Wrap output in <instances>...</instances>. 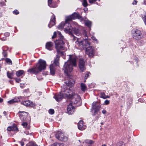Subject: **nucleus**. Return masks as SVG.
I'll use <instances>...</instances> for the list:
<instances>
[{
    "instance_id": "obj_31",
    "label": "nucleus",
    "mask_w": 146,
    "mask_h": 146,
    "mask_svg": "<svg viewBox=\"0 0 146 146\" xmlns=\"http://www.w3.org/2000/svg\"><path fill=\"white\" fill-rule=\"evenodd\" d=\"M7 76L8 77L10 78H12V76L14 75V73L13 72H7Z\"/></svg>"
},
{
    "instance_id": "obj_30",
    "label": "nucleus",
    "mask_w": 146,
    "mask_h": 146,
    "mask_svg": "<svg viewBox=\"0 0 146 146\" xmlns=\"http://www.w3.org/2000/svg\"><path fill=\"white\" fill-rule=\"evenodd\" d=\"M73 19H74L72 15L67 17L65 23H68V21H71Z\"/></svg>"
},
{
    "instance_id": "obj_55",
    "label": "nucleus",
    "mask_w": 146,
    "mask_h": 146,
    "mask_svg": "<svg viewBox=\"0 0 146 146\" xmlns=\"http://www.w3.org/2000/svg\"><path fill=\"white\" fill-rule=\"evenodd\" d=\"M0 5L1 6H5V4L4 2H2L0 3Z\"/></svg>"
},
{
    "instance_id": "obj_39",
    "label": "nucleus",
    "mask_w": 146,
    "mask_h": 146,
    "mask_svg": "<svg viewBox=\"0 0 146 146\" xmlns=\"http://www.w3.org/2000/svg\"><path fill=\"white\" fill-rule=\"evenodd\" d=\"M28 146H37V145L33 142H30L28 145Z\"/></svg>"
},
{
    "instance_id": "obj_26",
    "label": "nucleus",
    "mask_w": 146,
    "mask_h": 146,
    "mask_svg": "<svg viewBox=\"0 0 146 146\" xmlns=\"http://www.w3.org/2000/svg\"><path fill=\"white\" fill-rule=\"evenodd\" d=\"M65 23L64 22H62L58 26V28L59 29H62L64 28L65 27Z\"/></svg>"
},
{
    "instance_id": "obj_56",
    "label": "nucleus",
    "mask_w": 146,
    "mask_h": 146,
    "mask_svg": "<svg viewBox=\"0 0 146 146\" xmlns=\"http://www.w3.org/2000/svg\"><path fill=\"white\" fill-rule=\"evenodd\" d=\"M96 105H98L96 104V102H93L92 104V106H94L95 107Z\"/></svg>"
},
{
    "instance_id": "obj_24",
    "label": "nucleus",
    "mask_w": 146,
    "mask_h": 146,
    "mask_svg": "<svg viewBox=\"0 0 146 146\" xmlns=\"http://www.w3.org/2000/svg\"><path fill=\"white\" fill-rule=\"evenodd\" d=\"M72 32L77 36L80 35L81 32V31L79 29L76 28H74L73 29Z\"/></svg>"
},
{
    "instance_id": "obj_62",
    "label": "nucleus",
    "mask_w": 146,
    "mask_h": 146,
    "mask_svg": "<svg viewBox=\"0 0 146 146\" xmlns=\"http://www.w3.org/2000/svg\"><path fill=\"white\" fill-rule=\"evenodd\" d=\"M24 85V84H20V87L22 88H23V86Z\"/></svg>"
},
{
    "instance_id": "obj_41",
    "label": "nucleus",
    "mask_w": 146,
    "mask_h": 146,
    "mask_svg": "<svg viewBox=\"0 0 146 146\" xmlns=\"http://www.w3.org/2000/svg\"><path fill=\"white\" fill-rule=\"evenodd\" d=\"M90 74V73L89 72H87L86 74H85V81H86V79H87L88 78V77L89 76V74Z\"/></svg>"
},
{
    "instance_id": "obj_50",
    "label": "nucleus",
    "mask_w": 146,
    "mask_h": 146,
    "mask_svg": "<svg viewBox=\"0 0 146 146\" xmlns=\"http://www.w3.org/2000/svg\"><path fill=\"white\" fill-rule=\"evenodd\" d=\"M13 13L14 14H15L16 15H17L19 13V12L17 10L14 11L13 12Z\"/></svg>"
},
{
    "instance_id": "obj_37",
    "label": "nucleus",
    "mask_w": 146,
    "mask_h": 146,
    "mask_svg": "<svg viewBox=\"0 0 146 146\" xmlns=\"http://www.w3.org/2000/svg\"><path fill=\"white\" fill-rule=\"evenodd\" d=\"M6 62L7 63L9 64L12 65V64L11 60L9 58H7L5 59Z\"/></svg>"
},
{
    "instance_id": "obj_1",
    "label": "nucleus",
    "mask_w": 146,
    "mask_h": 146,
    "mask_svg": "<svg viewBox=\"0 0 146 146\" xmlns=\"http://www.w3.org/2000/svg\"><path fill=\"white\" fill-rule=\"evenodd\" d=\"M77 58L74 56L70 55L69 59L65 62L63 70L64 72L68 75L73 70V66L76 65Z\"/></svg>"
},
{
    "instance_id": "obj_28",
    "label": "nucleus",
    "mask_w": 146,
    "mask_h": 146,
    "mask_svg": "<svg viewBox=\"0 0 146 146\" xmlns=\"http://www.w3.org/2000/svg\"><path fill=\"white\" fill-rule=\"evenodd\" d=\"M24 73L23 70H19L17 71L16 73V75L17 77H20Z\"/></svg>"
},
{
    "instance_id": "obj_12",
    "label": "nucleus",
    "mask_w": 146,
    "mask_h": 146,
    "mask_svg": "<svg viewBox=\"0 0 146 146\" xmlns=\"http://www.w3.org/2000/svg\"><path fill=\"white\" fill-rule=\"evenodd\" d=\"M65 27L64 28V31L67 33L71 34L72 31V28L70 24L68 23H65Z\"/></svg>"
},
{
    "instance_id": "obj_22",
    "label": "nucleus",
    "mask_w": 146,
    "mask_h": 146,
    "mask_svg": "<svg viewBox=\"0 0 146 146\" xmlns=\"http://www.w3.org/2000/svg\"><path fill=\"white\" fill-rule=\"evenodd\" d=\"M21 103L26 106H32V102H31L29 100L21 102Z\"/></svg>"
},
{
    "instance_id": "obj_7",
    "label": "nucleus",
    "mask_w": 146,
    "mask_h": 146,
    "mask_svg": "<svg viewBox=\"0 0 146 146\" xmlns=\"http://www.w3.org/2000/svg\"><path fill=\"white\" fill-rule=\"evenodd\" d=\"M70 99H71V102L72 103L76 104L77 106H80L81 104L80 97L77 94H75V92Z\"/></svg>"
},
{
    "instance_id": "obj_35",
    "label": "nucleus",
    "mask_w": 146,
    "mask_h": 146,
    "mask_svg": "<svg viewBox=\"0 0 146 146\" xmlns=\"http://www.w3.org/2000/svg\"><path fill=\"white\" fill-rule=\"evenodd\" d=\"M85 143L90 144H92L94 143L93 141L91 140H86L85 141Z\"/></svg>"
},
{
    "instance_id": "obj_46",
    "label": "nucleus",
    "mask_w": 146,
    "mask_h": 146,
    "mask_svg": "<svg viewBox=\"0 0 146 146\" xmlns=\"http://www.w3.org/2000/svg\"><path fill=\"white\" fill-rule=\"evenodd\" d=\"M2 34V33L0 34V39L1 40H2V41H3L6 40V39L5 37H3V38L1 37V35Z\"/></svg>"
},
{
    "instance_id": "obj_59",
    "label": "nucleus",
    "mask_w": 146,
    "mask_h": 146,
    "mask_svg": "<svg viewBox=\"0 0 146 146\" xmlns=\"http://www.w3.org/2000/svg\"><path fill=\"white\" fill-rule=\"evenodd\" d=\"M20 142V143H21V146H23L24 145V143L23 142Z\"/></svg>"
},
{
    "instance_id": "obj_14",
    "label": "nucleus",
    "mask_w": 146,
    "mask_h": 146,
    "mask_svg": "<svg viewBox=\"0 0 146 146\" xmlns=\"http://www.w3.org/2000/svg\"><path fill=\"white\" fill-rule=\"evenodd\" d=\"M20 117L22 121H25L28 115V113L24 111H19Z\"/></svg>"
},
{
    "instance_id": "obj_42",
    "label": "nucleus",
    "mask_w": 146,
    "mask_h": 146,
    "mask_svg": "<svg viewBox=\"0 0 146 146\" xmlns=\"http://www.w3.org/2000/svg\"><path fill=\"white\" fill-rule=\"evenodd\" d=\"M3 54L5 57H6L7 56V54L6 50H3Z\"/></svg>"
},
{
    "instance_id": "obj_23",
    "label": "nucleus",
    "mask_w": 146,
    "mask_h": 146,
    "mask_svg": "<svg viewBox=\"0 0 146 146\" xmlns=\"http://www.w3.org/2000/svg\"><path fill=\"white\" fill-rule=\"evenodd\" d=\"M50 73L52 75L55 74V68L53 64H51L50 67Z\"/></svg>"
},
{
    "instance_id": "obj_13",
    "label": "nucleus",
    "mask_w": 146,
    "mask_h": 146,
    "mask_svg": "<svg viewBox=\"0 0 146 146\" xmlns=\"http://www.w3.org/2000/svg\"><path fill=\"white\" fill-rule=\"evenodd\" d=\"M75 108L70 103L68 105L67 108V113L69 114H72L74 112Z\"/></svg>"
},
{
    "instance_id": "obj_48",
    "label": "nucleus",
    "mask_w": 146,
    "mask_h": 146,
    "mask_svg": "<svg viewBox=\"0 0 146 146\" xmlns=\"http://www.w3.org/2000/svg\"><path fill=\"white\" fill-rule=\"evenodd\" d=\"M56 32H54V34L52 36V38H54L56 37Z\"/></svg>"
},
{
    "instance_id": "obj_51",
    "label": "nucleus",
    "mask_w": 146,
    "mask_h": 146,
    "mask_svg": "<svg viewBox=\"0 0 146 146\" xmlns=\"http://www.w3.org/2000/svg\"><path fill=\"white\" fill-rule=\"evenodd\" d=\"M10 33H5L4 34V35L6 37H8L9 36Z\"/></svg>"
},
{
    "instance_id": "obj_45",
    "label": "nucleus",
    "mask_w": 146,
    "mask_h": 146,
    "mask_svg": "<svg viewBox=\"0 0 146 146\" xmlns=\"http://www.w3.org/2000/svg\"><path fill=\"white\" fill-rule=\"evenodd\" d=\"M83 35L84 36L87 37V38H87V39H88V37L86 34V31L85 30L83 31Z\"/></svg>"
},
{
    "instance_id": "obj_44",
    "label": "nucleus",
    "mask_w": 146,
    "mask_h": 146,
    "mask_svg": "<svg viewBox=\"0 0 146 146\" xmlns=\"http://www.w3.org/2000/svg\"><path fill=\"white\" fill-rule=\"evenodd\" d=\"M92 38L93 40L95 41L96 42H98L97 39L94 36H92Z\"/></svg>"
},
{
    "instance_id": "obj_60",
    "label": "nucleus",
    "mask_w": 146,
    "mask_h": 146,
    "mask_svg": "<svg viewBox=\"0 0 146 146\" xmlns=\"http://www.w3.org/2000/svg\"><path fill=\"white\" fill-rule=\"evenodd\" d=\"M29 89H25L24 90V91L25 92H29Z\"/></svg>"
},
{
    "instance_id": "obj_52",
    "label": "nucleus",
    "mask_w": 146,
    "mask_h": 146,
    "mask_svg": "<svg viewBox=\"0 0 146 146\" xmlns=\"http://www.w3.org/2000/svg\"><path fill=\"white\" fill-rule=\"evenodd\" d=\"M16 82L19 83L21 82V79L19 78H16L15 79Z\"/></svg>"
},
{
    "instance_id": "obj_47",
    "label": "nucleus",
    "mask_w": 146,
    "mask_h": 146,
    "mask_svg": "<svg viewBox=\"0 0 146 146\" xmlns=\"http://www.w3.org/2000/svg\"><path fill=\"white\" fill-rule=\"evenodd\" d=\"M110 103V101L108 100H106L104 102V104L105 105H108Z\"/></svg>"
},
{
    "instance_id": "obj_36",
    "label": "nucleus",
    "mask_w": 146,
    "mask_h": 146,
    "mask_svg": "<svg viewBox=\"0 0 146 146\" xmlns=\"http://www.w3.org/2000/svg\"><path fill=\"white\" fill-rule=\"evenodd\" d=\"M12 131H17L18 130V128L15 125L11 126Z\"/></svg>"
},
{
    "instance_id": "obj_49",
    "label": "nucleus",
    "mask_w": 146,
    "mask_h": 146,
    "mask_svg": "<svg viewBox=\"0 0 146 146\" xmlns=\"http://www.w3.org/2000/svg\"><path fill=\"white\" fill-rule=\"evenodd\" d=\"M78 19L80 21H84V19L82 17L80 16V15L78 17Z\"/></svg>"
},
{
    "instance_id": "obj_53",
    "label": "nucleus",
    "mask_w": 146,
    "mask_h": 146,
    "mask_svg": "<svg viewBox=\"0 0 146 146\" xmlns=\"http://www.w3.org/2000/svg\"><path fill=\"white\" fill-rule=\"evenodd\" d=\"M7 130L8 131H12L11 128V126L8 127L7 128Z\"/></svg>"
},
{
    "instance_id": "obj_38",
    "label": "nucleus",
    "mask_w": 146,
    "mask_h": 146,
    "mask_svg": "<svg viewBox=\"0 0 146 146\" xmlns=\"http://www.w3.org/2000/svg\"><path fill=\"white\" fill-rule=\"evenodd\" d=\"M100 97L103 98L104 99L106 98V95H105V94L104 92L101 93Z\"/></svg>"
},
{
    "instance_id": "obj_25",
    "label": "nucleus",
    "mask_w": 146,
    "mask_h": 146,
    "mask_svg": "<svg viewBox=\"0 0 146 146\" xmlns=\"http://www.w3.org/2000/svg\"><path fill=\"white\" fill-rule=\"evenodd\" d=\"M85 25L89 28H90L91 27L92 22L88 20L84 21Z\"/></svg>"
},
{
    "instance_id": "obj_16",
    "label": "nucleus",
    "mask_w": 146,
    "mask_h": 146,
    "mask_svg": "<svg viewBox=\"0 0 146 146\" xmlns=\"http://www.w3.org/2000/svg\"><path fill=\"white\" fill-rule=\"evenodd\" d=\"M75 81L74 79H70L68 81L65 82V85H66V86H72L75 84Z\"/></svg>"
},
{
    "instance_id": "obj_19",
    "label": "nucleus",
    "mask_w": 146,
    "mask_h": 146,
    "mask_svg": "<svg viewBox=\"0 0 146 146\" xmlns=\"http://www.w3.org/2000/svg\"><path fill=\"white\" fill-rule=\"evenodd\" d=\"M78 129L81 130H83L86 127V126L83 125V121H79L78 125Z\"/></svg>"
},
{
    "instance_id": "obj_27",
    "label": "nucleus",
    "mask_w": 146,
    "mask_h": 146,
    "mask_svg": "<svg viewBox=\"0 0 146 146\" xmlns=\"http://www.w3.org/2000/svg\"><path fill=\"white\" fill-rule=\"evenodd\" d=\"M80 86L81 90L84 92L86 90L87 88L86 85L83 83H82L81 84Z\"/></svg>"
},
{
    "instance_id": "obj_15",
    "label": "nucleus",
    "mask_w": 146,
    "mask_h": 146,
    "mask_svg": "<svg viewBox=\"0 0 146 146\" xmlns=\"http://www.w3.org/2000/svg\"><path fill=\"white\" fill-rule=\"evenodd\" d=\"M24 98L23 97L20 96L19 97L15 98L8 101L7 102L9 104H12L15 102H18L21 101L22 99Z\"/></svg>"
},
{
    "instance_id": "obj_34",
    "label": "nucleus",
    "mask_w": 146,
    "mask_h": 146,
    "mask_svg": "<svg viewBox=\"0 0 146 146\" xmlns=\"http://www.w3.org/2000/svg\"><path fill=\"white\" fill-rule=\"evenodd\" d=\"M51 146H63V145L62 143H56L52 144Z\"/></svg>"
},
{
    "instance_id": "obj_43",
    "label": "nucleus",
    "mask_w": 146,
    "mask_h": 146,
    "mask_svg": "<svg viewBox=\"0 0 146 146\" xmlns=\"http://www.w3.org/2000/svg\"><path fill=\"white\" fill-rule=\"evenodd\" d=\"M27 123L26 122H25L23 123L22 125L24 127H26L27 125Z\"/></svg>"
},
{
    "instance_id": "obj_54",
    "label": "nucleus",
    "mask_w": 146,
    "mask_h": 146,
    "mask_svg": "<svg viewBox=\"0 0 146 146\" xmlns=\"http://www.w3.org/2000/svg\"><path fill=\"white\" fill-rule=\"evenodd\" d=\"M137 3V1L136 0H135L132 3V4L133 5H135Z\"/></svg>"
},
{
    "instance_id": "obj_10",
    "label": "nucleus",
    "mask_w": 146,
    "mask_h": 146,
    "mask_svg": "<svg viewBox=\"0 0 146 146\" xmlns=\"http://www.w3.org/2000/svg\"><path fill=\"white\" fill-rule=\"evenodd\" d=\"M78 66L80 70L82 72H83L86 69L85 62L83 58H81L80 59Z\"/></svg>"
},
{
    "instance_id": "obj_18",
    "label": "nucleus",
    "mask_w": 146,
    "mask_h": 146,
    "mask_svg": "<svg viewBox=\"0 0 146 146\" xmlns=\"http://www.w3.org/2000/svg\"><path fill=\"white\" fill-rule=\"evenodd\" d=\"M53 43L51 42H48L45 44L46 48L49 50H52L53 48Z\"/></svg>"
},
{
    "instance_id": "obj_20",
    "label": "nucleus",
    "mask_w": 146,
    "mask_h": 146,
    "mask_svg": "<svg viewBox=\"0 0 146 146\" xmlns=\"http://www.w3.org/2000/svg\"><path fill=\"white\" fill-rule=\"evenodd\" d=\"M48 5L51 7L55 8L57 6L56 2L52 0H48Z\"/></svg>"
},
{
    "instance_id": "obj_3",
    "label": "nucleus",
    "mask_w": 146,
    "mask_h": 146,
    "mask_svg": "<svg viewBox=\"0 0 146 146\" xmlns=\"http://www.w3.org/2000/svg\"><path fill=\"white\" fill-rule=\"evenodd\" d=\"M46 67V62L44 60L40 59L36 66L29 69L27 71L31 74H36L44 70Z\"/></svg>"
},
{
    "instance_id": "obj_6",
    "label": "nucleus",
    "mask_w": 146,
    "mask_h": 146,
    "mask_svg": "<svg viewBox=\"0 0 146 146\" xmlns=\"http://www.w3.org/2000/svg\"><path fill=\"white\" fill-rule=\"evenodd\" d=\"M131 35L133 38L135 40H139L142 37V34L139 30L136 29H133L131 31Z\"/></svg>"
},
{
    "instance_id": "obj_9",
    "label": "nucleus",
    "mask_w": 146,
    "mask_h": 146,
    "mask_svg": "<svg viewBox=\"0 0 146 146\" xmlns=\"http://www.w3.org/2000/svg\"><path fill=\"white\" fill-rule=\"evenodd\" d=\"M86 54L90 57H92L94 54V50L93 47L91 46L87 47L86 49Z\"/></svg>"
},
{
    "instance_id": "obj_32",
    "label": "nucleus",
    "mask_w": 146,
    "mask_h": 146,
    "mask_svg": "<svg viewBox=\"0 0 146 146\" xmlns=\"http://www.w3.org/2000/svg\"><path fill=\"white\" fill-rule=\"evenodd\" d=\"M72 15V16L74 19L76 18L78 19L80 15L79 14L77 13H74Z\"/></svg>"
},
{
    "instance_id": "obj_21",
    "label": "nucleus",
    "mask_w": 146,
    "mask_h": 146,
    "mask_svg": "<svg viewBox=\"0 0 146 146\" xmlns=\"http://www.w3.org/2000/svg\"><path fill=\"white\" fill-rule=\"evenodd\" d=\"M63 98L65 97L63 96L62 94H60V92L59 94H58V95H55L54 97V98H55V100L58 102L61 101Z\"/></svg>"
},
{
    "instance_id": "obj_63",
    "label": "nucleus",
    "mask_w": 146,
    "mask_h": 146,
    "mask_svg": "<svg viewBox=\"0 0 146 146\" xmlns=\"http://www.w3.org/2000/svg\"><path fill=\"white\" fill-rule=\"evenodd\" d=\"M144 4L146 5V0H144Z\"/></svg>"
},
{
    "instance_id": "obj_5",
    "label": "nucleus",
    "mask_w": 146,
    "mask_h": 146,
    "mask_svg": "<svg viewBox=\"0 0 146 146\" xmlns=\"http://www.w3.org/2000/svg\"><path fill=\"white\" fill-rule=\"evenodd\" d=\"M76 46H78L80 49H84L87 46H90V43L87 38L83 39L82 40H80V38H77L75 42Z\"/></svg>"
},
{
    "instance_id": "obj_61",
    "label": "nucleus",
    "mask_w": 146,
    "mask_h": 146,
    "mask_svg": "<svg viewBox=\"0 0 146 146\" xmlns=\"http://www.w3.org/2000/svg\"><path fill=\"white\" fill-rule=\"evenodd\" d=\"M3 99L2 98H0V103H1L2 102H3Z\"/></svg>"
},
{
    "instance_id": "obj_33",
    "label": "nucleus",
    "mask_w": 146,
    "mask_h": 146,
    "mask_svg": "<svg viewBox=\"0 0 146 146\" xmlns=\"http://www.w3.org/2000/svg\"><path fill=\"white\" fill-rule=\"evenodd\" d=\"M82 4L84 7H86L88 5V3L86 0H83L82 1Z\"/></svg>"
},
{
    "instance_id": "obj_11",
    "label": "nucleus",
    "mask_w": 146,
    "mask_h": 146,
    "mask_svg": "<svg viewBox=\"0 0 146 146\" xmlns=\"http://www.w3.org/2000/svg\"><path fill=\"white\" fill-rule=\"evenodd\" d=\"M101 108V106L100 105H96L95 107L92 106L91 111L93 113V115H95L97 114L98 111L100 110Z\"/></svg>"
},
{
    "instance_id": "obj_57",
    "label": "nucleus",
    "mask_w": 146,
    "mask_h": 146,
    "mask_svg": "<svg viewBox=\"0 0 146 146\" xmlns=\"http://www.w3.org/2000/svg\"><path fill=\"white\" fill-rule=\"evenodd\" d=\"M144 17L145 19L144 20V21L145 24L146 25V15Z\"/></svg>"
},
{
    "instance_id": "obj_17",
    "label": "nucleus",
    "mask_w": 146,
    "mask_h": 146,
    "mask_svg": "<svg viewBox=\"0 0 146 146\" xmlns=\"http://www.w3.org/2000/svg\"><path fill=\"white\" fill-rule=\"evenodd\" d=\"M55 16L54 15L52 16L50 21V23L48 25L49 28H50L55 24Z\"/></svg>"
},
{
    "instance_id": "obj_8",
    "label": "nucleus",
    "mask_w": 146,
    "mask_h": 146,
    "mask_svg": "<svg viewBox=\"0 0 146 146\" xmlns=\"http://www.w3.org/2000/svg\"><path fill=\"white\" fill-rule=\"evenodd\" d=\"M56 137L58 140L65 142L68 140V137L67 135L60 131L57 132L56 134Z\"/></svg>"
},
{
    "instance_id": "obj_4",
    "label": "nucleus",
    "mask_w": 146,
    "mask_h": 146,
    "mask_svg": "<svg viewBox=\"0 0 146 146\" xmlns=\"http://www.w3.org/2000/svg\"><path fill=\"white\" fill-rule=\"evenodd\" d=\"M61 91L60 94H62L64 97L68 98H72V95L74 94L75 91L73 90L68 89L66 85L64 84L61 87Z\"/></svg>"
},
{
    "instance_id": "obj_2",
    "label": "nucleus",
    "mask_w": 146,
    "mask_h": 146,
    "mask_svg": "<svg viewBox=\"0 0 146 146\" xmlns=\"http://www.w3.org/2000/svg\"><path fill=\"white\" fill-rule=\"evenodd\" d=\"M58 35L60 39L57 40L55 41V48L58 54L63 55L64 52L66 50V49L63 46L66 40L60 32L58 31Z\"/></svg>"
},
{
    "instance_id": "obj_64",
    "label": "nucleus",
    "mask_w": 146,
    "mask_h": 146,
    "mask_svg": "<svg viewBox=\"0 0 146 146\" xmlns=\"http://www.w3.org/2000/svg\"><path fill=\"white\" fill-rule=\"evenodd\" d=\"M106 98H110V97L109 96H106Z\"/></svg>"
},
{
    "instance_id": "obj_29",
    "label": "nucleus",
    "mask_w": 146,
    "mask_h": 146,
    "mask_svg": "<svg viewBox=\"0 0 146 146\" xmlns=\"http://www.w3.org/2000/svg\"><path fill=\"white\" fill-rule=\"evenodd\" d=\"M59 57L58 55H56V58L54 59V64L56 66H58L59 65Z\"/></svg>"
},
{
    "instance_id": "obj_58",
    "label": "nucleus",
    "mask_w": 146,
    "mask_h": 146,
    "mask_svg": "<svg viewBox=\"0 0 146 146\" xmlns=\"http://www.w3.org/2000/svg\"><path fill=\"white\" fill-rule=\"evenodd\" d=\"M106 112V110H104L102 111V113L104 114H105Z\"/></svg>"
},
{
    "instance_id": "obj_40",
    "label": "nucleus",
    "mask_w": 146,
    "mask_h": 146,
    "mask_svg": "<svg viewBox=\"0 0 146 146\" xmlns=\"http://www.w3.org/2000/svg\"><path fill=\"white\" fill-rule=\"evenodd\" d=\"M49 113L50 114H53L54 112V110L53 109H50L48 111Z\"/></svg>"
}]
</instances>
